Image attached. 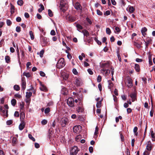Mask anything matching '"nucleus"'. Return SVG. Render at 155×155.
<instances>
[{
  "label": "nucleus",
  "mask_w": 155,
  "mask_h": 155,
  "mask_svg": "<svg viewBox=\"0 0 155 155\" xmlns=\"http://www.w3.org/2000/svg\"><path fill=\"white\" fill-rule=\"evenodd\" d=\"M65 65V63L64 58H60L56 64V66L57 68H61L64 67Z\"/></svg>",
  "instance_id": "1"
},
{
  "label": "nucleus",
  "mask_w": 155,
  "mask_h": 155,
  "mask_svg": "<svg viewBox=\"0 0 155 155\" xmlns=\"http://www.w3.org/2000/svg\"><path fill=\"white\" fill-rule=\"evenodd\" d=\"M20 120L21 121V123L19 126V129L20 130H22L25 127V123L24 120V117H20Z\"/></svg>",
  "instance_id": "2"
},
{
  "label": "nucleus",
  "mask_w": 155,
  "mask_h": 155,
  "mask_svg": "<svg viewBox=\"0 0 155 155\" xmlns=\"http://www.w3.org/2000/svg\"><path fill=\"white\" fill-rule=\"evenodd\" d=\"M61 125L62 127H64L68 123L69 120L67 117H63L61 120Z\"/></svg>",
  "instance_id": "3"
},
{
  "label": "nucleus",
  "mask_w": 155,
  "mask_h": 155,
  "mask_svg": "<svg viewBox=\"0 0 155 155\" xmlns=\"http://www.w3.org/2000/svg\"><path fill=\"white\" fill-rule=\"evenodd\" d=\"M78 151V147L74 146L71 148L70 152V154L71 155H76Z\"/></svg>",
  "instance_id": "4"
},
{
  "label": "nucleus",
  "mask_w": 155,
  "mask_h": 155,
  "mask_svg": "<svg viewBox=\"0 0 155 155\" xmlns=\"http://www.w3.org/2000/svg\"><path fill=\"white\" fill-rule=\"evenodd\" d=\"M67 103L70 107H73L74 106V100L73 98H69L67 100Z\"/></svg>",
  "instance_id": "5"
},
{
  "label": "nucleus",
  "mask_w": 155,
  "mask_h": 155,
  "mask_svg": "<svg viewBox=\"0 0 155 155\" xmlns=\"http://www.w3.org/2000/svg\"><path fill=\"white\" fill-rule=\"evenodd\" d=\"M41 40L43 47L47 45L48 41L46 37L42 35L41 37Z\"/></svg>",
  "instance_id": "6"
},
{
  "label": "nucleus",
  "mask_w": 155,
  "mask_h": 155,
  "mask_svg": "<svg viewBox=\"0 0 155 155\" xmlns=\"http://www.w3.org/2000/svg\"><path fill=\"white\" fill-rule=\"evenodd\" d=\"M8 110H3L2 107H0V113L3 116H8Z\"/></svg>",
  "instance_id": "7"
},
{
  "label": "nucleus",
  "mask_w": 155,
  "mask_h": 155,
  "mask_svg": "<svg viewBox=\"0 0 155 155\" xmlns=\"http://www.w3.org/2000/svg\"><path fill=\"white\" fill-rule=\"evenodd\" d=\"M126 84L128 87H131L133 86L132 79L129 77L127 78Z\"/></svg>",
  "instance_id": "8"
},
{
  "label": "nucleus",
  "mask_w": 155,
  "mask_h": 155,
  "mask_svg": "<svg viewBox=\"0 0 155 155\" xmlns=\"http://www.w3.org/2000/svg\"><path fill=\"white\" fill-rule=\"evenodd\" d=\"M74 132L76 133H79L81 131V127L80 126H75L73 128Z\"/></svg>",
  "instance_id": "9"
},
{
  "label": "nucleus",
  "mask_w": 155,
  "mask_h": 155,
  "mask_svg": "<svg viewBox=\"0 0 155 155\" xmlns=\"http://www.w3.org/2000/svg\"><path fill=\"white\" fill-rule=\"evenodd\" d=\"M143 41L145 42L146 47H147L151 43L152 40L150 38L147 37L146 38V41L144 40Z\"/></svg>",
  "instance_id": "10"
},
{
  "label": "nucleus",
  "mask_w": 155,
  "mask_h": 155,
  "mask_svg": "<svg viewBox=\"0 0 155 155\" xmlns=\"http://www.w3.org/2000/svg\"><path fill=\"white\" fill-rule=\"evenodd\" d=\"M60 5L61 7L65 8H67L68 7V5L66 4V1L64 0H62L61 1Z\"/></svg>",
  "instance_id": "11"
},
{
  "label": "nucleus",
  "mask_w": 155,
  "mask_h": 155,
  "mask_svg": "<svg viewBox=\"0 0 155 155\" xmlns=\"http://www.w3.org/2000/svg\"><path fill=\"white\" fill-rule=\"evenodd\" d=\"M132 99V102H134L137 100L136 94V93H134L130 94L129 95Z\"/></svg>",
  "instance_id": "12"
},
{
  "label": "nucleus",
  "mask_w": 155,
  "mask_h": 155,
  "mask_svg": "<svg viewBox=\"0 0 155 155\" xmlns=\"http://www.w3.org/2000/svg\"><path fill=\"white\" fill-rule=\"evenodd\" d=\"M147 144V149L149 151H150L152 148V143L150 141H148Z\"/></svg>",
  "instance_id": "13"
},
{
  "label": "nucleus",
  "mask_w": 155,
  "mask_h": 155,
  "mask_svg": "<svg viewBox=\"0 0 155 155\" xmlns=\"http://www.w3.org/2000/svg\"><path fill=\"white\" fill-rule=\"evenodd\" d=\"M109 64L108 62L102 63L101 65V67L102 68H106L108 67Z\"/></svg>",
  "instance_id": "14"
},
{
  "label": "nucleus",
  "mask_w": 155,
  "mask_h": 155,
  "mask_svg": "<svg viewBox=\"0 0 155 155\" xmlns=\"http://www.w3.org/2000/svg\"><path fill=\"white\" fill-rule=\"evenodd\" d=\"M78 102L77 104V106H78V108L79 107H83V100L82 98H78Z\"/></svg>",
  "instance_id": "15"
},
{
  "label": "nucleus",
  "mask_w": 155,
  "mask_h": 155,
  "mask_svg": "<svg viewBox=\"0 0 155 155\" xmlns=\"http://www.w3.org/2000/svg\"><path fill=\"white\" fill-rule=\"evenodd\" d=\"M74 7L75 8L78 10H81L82 8L81 6L78 2H76L74 5Z\"/></svg>",
  "instance_id": "16"
},
{
  "label": "nucleus",
  "mask_w": 155,
  "mask_h": 155,
  "mask_svg": "<svg viewBox=\"0 0 155 155\" xmlns=\"http://www.w3.org/2000/svg\"><path fill=\"white\" fill-rule=\"evenodd\" d=\"M147 29L146 27H143L142 28L141 30V32L142 34V35L145 37V36L146 35V32L147 31Z\"/></svg>",
  "instance_id": "17"
},
{
  "label": "nucleus",
  "mask_w": 155,
  "mask_h": 155,
  "mask_svg": "<svg viewBox=\"0 0 155 155\" xmlns=\"http://www.w3.org/2000/svg\"><path fill=\"white\" fill-rule=\"evenodd\" d=\"M61 93L63 95H65L67 94L68 93V91L66 88L63 87L61 89Z\"/></svg>",
  "instance_id": "18"
},
{
  "label": "nucleus",
  "mask_w": 155,
  "mask_h": 155,
  "mask_svg": "<svg viewBox=\"0 0 155 155\" xmlns=\"http://www.w3.org/2000/svg\"><path fill=\"white\" fill-rule=\"evenodd\" d=\"M81 32L83 34L84 36H86L87 37H88L89 35V32L86 30L84 29L82 30Z\"/></svg>",
  "instance_id": "19"
},
{
  "label": "nucleus",
  "mask_w": 155,
  "mask_h": 155,
  "mask_svg": "<svg viewBox=\"0 0 155 155\" xmlns=\"http://www.w3.org/2000/svg\"><path fill=\"white\" fill-rule=\"evenodd\" d=\"M21 81L22 88L23 90H24L26 88V82L23 79H22Z\"/></svg>",
  "instance_id": "20"
},
{
  "label": "nucleus",
  "mask_w": 155,
  "mask_h": 155,
  "mask_svg": "<svg viewBox=\"0 0 155 155\" xmlns=\"http://www.w3.org/2000/svg\"><path fill=\"white\" fill-rule=\"evenodd\" d=\"M40 89L41 90L43 91H46L47 90L46 87L44 85L42 84H41Z\"/></svg>",
  "instance_id": "21"
},
{
  "label": "nucleus",
  "mask_w": 155,
  "mask_h": 155,
  "mask_svg": "<svg viewBox=\"0 0 155 155\" xmlns=\"http://www.w3.org/2000/svg\"><path fill=\"white\" fill-rule=\"evenodd\" d=\"M84 111V109L83 107H79L77 109V111L78 113H82Z\"/></svg>",
  "instance_id": "22"
},
{
  "label": "nucleus",
  "mask_w": 155,
  "mask_h": 155,
  "mask_svg": "<svg viewBox=\"0 0 155 155\" xmlns=\"http://www.w3.org/2000/svg\"><path fill=\"white\" fill-rule=\"evenodd\" d=\"M75 84L77 86H79L81 84L80 80L79 79H77L75 80Z\"/></svg>",
  "instance_id": "23"
},
{
  "label": "nucleus",
  "mask_w": 155,
  "mask_h": 155,
  "mask_svg": "<svg viewBox=\"0 0 155 155\" xmlns=\"http://www.w3.org/2000/svg\"><path fill=\"white\" fill-rule=\"evenodd\" d=\"M108 87L110 89H111V88L113 87V84L112 82L110 81H108Z\"/></svg>",
  "instance_id": "24"
},
{
  "label": "nucleus",
  "mask_w": 155,
  "mask_h": 155,
  "mask_svg": "<svg viewBox=\"0 0 155 155\" xmlns=\"http://www.w3.org/2000/svg\"><path fill=\"white\" fill-rule=\"evenodd\" d=\"M135 69L137 72H138L140 71V67L139 65L137 64H136L135 65Z\"/></svg>",
  "instance_id": "25"
},
{
  "label": "nucleus",
  "mask_w": 155,
  "mask_h": 155,
  "mask_svg": "<svg viewBox=\"0 0 155 155\" xmlns=\"http://www.w3.org/2000/svg\"><path fill=\"white\" fill-rule=\"evenodd\" d=\"M69 21L71 22H73L75 20V18L73 16H70L68 18Z\"/></svg>",
  "instance_id": "26"
},
{
  "label": "nucleus",
  "mask_w": 155,
  "mask_h": 155,
  "mask_svg": "<svg viewBox=\"0 0 155 155\" xmlns=\"http://www.w3.org/2000/svg\"><path fill=\"white\" fill-rule=\"evenodd\" d=\"M23 75L25 76L27 78H29L31 76L30 74L28 72H24L23 73Z\"/></svg>",
  "instance_id": "27"
},
{
  "label": "nucleus",
  "mask_w": 155,
  "mask_h": 155,
  "mask_svg": "<svg viewBox=\"0 0 155 155\" xmlns=\"http://www.w3.org/2000/svg\"><path fill=\"white\" fill-rule=\"evenodd\" d=\"M40 5L41 8L38 9V11L39 12H41L45 9L44 7L42 4H41Z\"/></svg>",
  "instance_id": "28"
},
{
  "label": "nucleus",
  "mask_w": 155,
  "mask_h": 155,
  "mask_svg": "<svg viewBox=\"0 0 155 155\" xmlns=\"http://www.w3.org/2000/svg\"><path fill=\"white\" fill-rule=\"evenodd\" d=\"M32 93L31 92H26V98H30V97L32 95Z\"/></svg>",
  "instance_id": "29"
},
{
  "label": "nucleus",
  "mask_w": 155,
  "mask_h": 155,
  "mask_svg": "<svg viewBox=\"0 0 155 155\" xmlns=\"http://www.w3.org/2000/svg\"><path fill=\"white\" fill-rule=\"evenodd\" d=\"M11 104L14 106L16 104V101L15 99H13L11 101Z\"/></svg>",
  "instance_id": "30"
},
{
  "label": "nucleus",
  "mask_w": 155,
  "mask_h": 155,
  "mask_svg": "<svg viewBox=\"0 0 155 155\" xmlns=\"http://www.w3.org/2000/svg\"><path fill=\"white\" fill-rule=\"evenodd\" d=\"M134 45L136 46L137 48H140L141 47V45L137 42H134Z\"/></svg>",
  "instance_id": "31"
},
{
  "label": "nucleus",
  "mask_w": 155,
  "mask_h": 155,
  "mask_svg": "<svg viewBox=\"0 0 155 155\" xmlns=\"http://www.w3.org/2000/svg\"><path fill=\"white\" fill-rule=\"evenodd\" d=\"M29 34L31 37V40H33L34 39V37L33 35V34L32 31H29Z\"/></svg>",
  "instance_id": "32"
},
{
  "label": "nucleus",
  "mask_w": 155,
  "mask_h": 155,
  "mask_svg": "<svg viewBox=\"0 0 155 155\" xmlns=\"http://www.w3.org/2000/svg\"><path fill=\"white\" fill-rule=\"evenodd\" d=\"M14 88L15 90L17 91H18L20 89L19 86L17 85H14Z\"/></svg>",
  "instance_id": "33"
},
{
  "label": "nucleus",
  "mask_w": 155,
  "mask_h": 155,
  "mask_svg": "<svg viewBox=\"0 0 155 155\" xmlns=\"http://www.w3.org/2000/svg\"><path fill=\"white\" fill-rule=\"evenodd\" d=\"M101 101H98L96 104V106L97 107L99 108L101 106Z\"/></svg>",
  "instance_id": "34"
},
{
  "label": "nucleus",
  "mask_w": 155,
  "mask_h": 155,
  "mask_svg": "<svg viewBox=\"0 0 155 155\" xmlns=\"http://www.w3.org/2000/svg\"><path fill=\"white\" fill-rule=\"evenodd\" d=\"M23 3V1L22 0H19L17 2L18 4L20 6H21Z\"/></svg>",
  "instance_id": "35"
},
{
  "label": "nucleus",
  "mask_w": 155,
  "mask_h": 155,
  "mask_svg": "<svg viewBox=\"0 0 155 155\" xmlns=\"http://www.w3.org/2000/svg\"><path fill=\"white\" fill-rule=\"evenodd\" d=\"M50 111V108L49 107L46 108L45 110V114H48Z\"/></svg>",
  "instance_id": "36"
},
{
  "label": "nucleus",
  "mask_w": 155,
  "mask_h": 155,
  "mask_svg": "<svg viewBox=\"0 0 155 155\" xmlns=\"http://www.w3.org/2000/svg\"><path fill=\"white\" fill-rule=\"evenodd\" d=\"M48 14L50 17H51L53 16V13L50 9L48 10Z\"/></svg>",
  "instance_id": "37"
},
{
  "label": "nucleus",
  "mask_w": 155,
  "mask_h": 155,
  "mask_svg": "<svg viewBox=\"0 0 155 155\" xmlns=\"http://www.w3.org/2000/svg\"><path fill=\"white\" fill-rule=\"evenodd\" d=\"M134 9L133 7L130 6L129 8V12L131 13H133L134 11Z\"/></svg>",
  "instance_id": "38"
},
{
  "label": "nucleus",
  "mask_w": 155,
  "mask_h": 155,
  "mask_svg": "<svg viewBox=\"0 0 155 155\" xmlns=\"http://www.w3.org/2000/svg\"><path fill=\"white\" fill-rule=\"evenodd\" d=\"M14 7L13 5H11V12L12 14H13L14 12Z\"/></svg>",
  "instance_id": "39"
},
{
  "label": "nucleus",
  "mask_w": 155,
  "mask_h": 155,
  "mask_svg": "<svg viewBox=\"0 0 155 155\" xmlns=\"http://www.w3.org/2000/svg\"><path fill=\"white\" fill-rule=\"evenodd\" d=\"M28 137L30 139L32 140L33 141H35V138L33 137L30 134H28Z\"/></svg>",
  "instance_id": "40"
},
{
  "label": "nucleus",
  "mask_w": 155,
  "mask_h": 155,
  "mask_svg": "<svg viewBox=\"0 0 155 155\" xmlns=\"http://www.w3.org/2000/svg\"><path fill=\"white\" fill-rule=\"evenodd\" d=\"M44 53V51L43 50H41L39 53L40 56L41 58H42Z\"/></svg>",
  "instance_id": "41"
},
{
  "label": "nucleus",
  "mask_w": 155,
  "mask_h": 155,
  "mask_svg": "<svg viewBox=\"0 0 155 155\" xmlns=\"http://www.w3.org/2000/svg\"><path fill=\"white\" fill-rule=\"evenodd\" d=\"M138 130V128L137 127H135L134 129V132L136 135H137V133Z\"/></svg>",
  "instance_id": "42"
},
{
  "label": "nucleus",
  "mask_w": 155,
  "mask_h": 155,
  "mask_svg": "<svg viewBox=\"0 0 155 155\" xmlns=\"http://www.w3.org/2000/svg\"><path fill=\"white\" fill-rule=\"evenodd\" d=\"M106 32L107 34L110 35L111 33V31L110 29L109 28H106Z\"/></svg>",
  "instance_id": "43"
},
{
  "label": "nucleus",
  "mask_w": 155,
  "mask_h": 155,
  "mask_svg": "<svg viewBox=\"0 0 155 155\" xmlns=\"http://www.w3.org/2000/svg\"><path fill=\"white\" fill-rule=\"evenodd\" d=\"M6 23L8 26H10L12 24V22L10 20L7 19L6 20Z\"/></svg>",
  "instance_id": "44"
},
{
  "label": "nucleus",
  "mask_w": 155,
  "mask_h": 155,
  "mask_svg": "<svg viewBox=\"0 0 155 155\" xmlns=\"http://www.w3.org/2000/svg\"><path fill=\"white\" fill-rule=\"evenodd\" d=\"M13 121L12 120H8L6 122V124L7 125H10L12 124Z\"/></svg>",
  "instance_id": "45"
},
{
  "label": "nucleus",
  "mask_w": 155,
  "mask_h": 155,
  "mask_svg": "<svg viewBox=\"0 0 155 155\" xmlns=\"http://www.w3.org/2000/svg\"><path fill=\"white\" fill-rule=\"evenodd\" d=\"M10 58L8 56H6L5 57V60L7 63H8L10 61Z\"/></svg>",
  "instance_id": "46"
},
{
  "label": "nucleus",
  "mask_w": 155,
  "mask_h": 155,
  "mask_svg": "<svg viewBox=\"0 0 155 155\" xmlns=\"http://www.w3.org/2000/svg\"><path fill=\"white\" fill-rule=\"evenodd\" d=\"M101 81V77L100 75H98L97 77V82H100Z\"/></svg>",
  "instance_id": "47"
},
{
  "label": "nucleus",
  "mask_w": 155,
  "mask_h": 155,
  "mask_svg": "<svg viewBox=\"0 0 155 155\" xmlns=\"http://www.w3.org/2000/svg\"><path fill=\"white\" fill-rule=\"evenodd\" d=\"M31 101V99L30 98H26L25 99V101L28 104H29Z\"/></svg>",
  "instance_id": "48"
},
{
  "label": "nucleus",
  "mask_w": 155,
  "mask_h": 155,
  "mask_svg": "<svg viewBox=\"0 0 155 155\" xmlns=\"http://www.w3.org/2000/svg\"><path fill=\"white\" fill-rule=\"evenodd\" d=\"M16 31L17 32H19L21 31V28L19 26H17L16 28Z\"/></svg>",
  "instance_id": "49"
},
{
  "label": "nucleus",
  "mask_w": 155,
  "mask_h": 155,
  "mask_svg": "<svg viewBox=\"0 0 155 155\" xmlns=\"http://www.w3.org/2000/svg\"><path fill=\"white\" fill-rule=\"evenodd\" d=\"M86 21L89 24L91 25V24L92 22L91 20L88 17L87 18H86Z\"/></svg>",
  "instance_id": "50"
},
{
  "label": "nucleus",
  "mask_w": 155,
  "mask_h": 155,
  "mask_svg": "<svg viewBox=\"0 0 155 155\" xmlns=\"http://www.w3.org/2000/svg\"><path fill=\"white\" fill-rule=\"evenodd\" d=\"M41 124H43V125H45L47 123V121L45 120V119H44V120H43L42 121H41Z\"/></svg>",
  "instance_id": "51"
},
{
  "label": "nucleus",
  "mask_w": 155,
  "mask_h": 155,
  "mask_svg": "<svg viewBox=\"0 0 155 155\" xmlns=\"http://www.w3.org/2000/svg\"><path fill=\"white\" fill-rule=\"evenodd\" d=\"M72 72L73 74L75 75H77L78 74V72L76 69L75 68H74L73 69Z\"/></svg>",
  "instance_id": "52"
},
{
  "label": "nucleus",
  "mask_w": 155,
  "mask_h": 155,
  "mask_svg": "<svg viewBox=\"0 0 155 155\" xmlns=\"http://www.w3.org/2000/svg\"><path fill=\"white\" fill-rule=\"evenodd\" d=\"M98 128L97 126L95 128V131L94 132V135H96L98 134Z\"/></svg>",
  "instance_id": "53"
},
{
  "label": "nucleus",
  "mask_w": 155,
  "mask_h": 155,
  "mask_svg": "<svg viewBox=\"0 0 155 155\" xmlns=\"http://www.w3.org/2000/svg\"><path fill=\"white\" fill-rule=\"evenodd\" d=\"M77 28L79 29H82L83 28V27L79 24H77L76 25Z\"/></svg>",
  "instance_id": "54"
},
{
  "label": "nucleus",
  "mask_w": 155,
  "mask_h": 155,
  "mask_svg": "<svg viewBox=\"0 0 155 155\" xmlns=\"http://www.w3.org/2000/svg\"><path fill=\"white\" fill-rule=\"evenodd\" d=\"M115 29L117 33H119L120 31V29L118 27H116L115 28Z\"/></svg>",
  "instance_id": "55"
},
{
  "label": "nucleus",
  "mask_w": 155,
  "mask_h": 155,
  "mask_svg": "<svg viewBox=\"0 0 155 155\" xmlns=\"http://www.w3.org/2000/svg\"><path fill=\"white\" fill-rule=\"evenodd\" d=\"M15 98H20L21 97V96L18 94H15Z\"/></svg>",
  "instance_id": "56"
},
{
  "label": "nucleus",
  "mask_w": 155,
  "mask_h": 155,
  "mask_svg": "<svg viewBox=\"0 0 155 155\" xmlns=\"http://www.w3.org/2000/svg\"><path fill=\"white\" fill-rule=\"evenodd\" d=\"M97 14L99 15H101L102 14V12L98 9L97 10Z\"/></svg>",
  "instance_id": "57"
},
{
  "label": "nucleus",
  "mask_w": 155,
  "mask_h": 155,
  "mask_svg": "<svg viewBox=\"0 0 155 155\" xmlns=\"http://www.w3.org/2000/svg\"><path fill=\"white\" fill-rule=\"evenodd\" d=\"M120 135L121 140L122 141H123L124 140V136L120 132Z\"/></svg>",
  "instance_id": "58"
},
{
  "label": "nucleus",
  "mask_w": 155,
  "mask_h": 155,
  "mask_svg": "<svg viewBox=\"0 0 155 155\" xmlns=\"http://www.w3.org/2000/svg\"><path fill=\"white\" fill-rule=\"evenodd\" d=\"M51 34L52 35H55V32L54 30H53L51 31Z\"/></svg>",
  "instance_id": "59"
},
{
  "label": "nucleus",
  "mask_w": 155,
  "mask_h": 155,
  "mask_svg": "<svg viewBox=\"0 0 155 155\" xmlns=\"http://www.w3.org/2000/svg\"><path fill=\"white\" fill-rule=\"evenodd\" d=\"M89 152L91 153H92L93 152V149L92 147H90L89 148Z\"/></svg>",
  "instance_id": "60"
},
{
  "label": "nucleus",
  "mask_w": 155,
  "mask_h": 155,
  "mask_svg": "<svg viewBox=\"0 0 155 155\" xmlns=\"http://www.w3.org/2000/svg\"><path fill=\"white\" fill-rule=\"evenodd\" d=\"M110 12L109 11H107L106 12H105V13H104V15H110Z\"/></svg>",
  "instance_id": "61"
},
{
  "label": "nucleus",
  "mask_w": 155,
  "mask_h": 155,
  "mask_svg": "<svg viewBox=\"0 0 155 155\" xmlns=\"http://www.w3.org/2000/svg\"><path fill=\"white\" fill-rule=\"evenodd\" d=\"M16 21L18 22H19L21 21V18L20 17H17L16 18Z\"/></svg>",
  "instance_id": "62"
},
{
  "label": "nucleus",
  "mask_w": 155,
  "mask_h": 155,
  "mask_svg": "<svg viewBox=\"0 0 155 155\" xmlns=\"http://www.w3.org/2000/svg\"><path fill=\"white\" fill-rule=\"evenodd\" d=\"M40 75L42 77H44L45 75V73L43 72L42 71H40Z\"/></svg>",
  "instance_id": "63"
},
{
  "label": "nucleus",
  "mask_w": 155,
  "mask_h": 155,
  "mask_svg": "<svg viewBox=\"0 0 155 155\" xmlns=\"http://www.w3.org/2000/svg\"><path fill=\"white\" fill-rule=\"evenodd\" d=\"M115 40V39L114 37L112 36L110 38V41L111 42H114Z\"/></svg>",
  "instance_id": "64"
}]
</instances>
